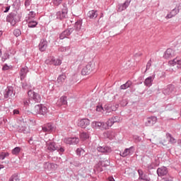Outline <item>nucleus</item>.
I'll use <instances>...</instances> for the list:
<instances>
[{"instance_id": "nucleus-31", "label": "nucleus", "mask_w": 181, "mask_h": 181, "mask_svg": "<svg viewBox=\"0 0 181 181\" xmlns=\"http://www.w3.org/2000/svg\"><path fill=\"white\" fill-rule=\"evenodd\" d=\"M53 124L48 123L45 127H42V131L44 132H52L53 131Z\"/></svg>"}, {"instance_id": "nucleus-3", "label": "nucleus", "mask_w": 181, "mask_h": 181, "mask_svg": "<svg viewBox=\"0 0 181 181\" xmlns=\"http://www.w3.org/2000/svg\"><path fill=\"white\" fill-rule=\"evenodd\" d=\"M28 95L30 97V100L34 101V103H40L42 101L40 95L32 90H28Z\"/></svg>"}, {"instance_id": "nucleus-38", "label": "nucleus", "mask_w": 181, "mask_h": 181, "mask_svg": "<svg viewBox=\"0 0 181 181\" xmlns=\"http://www.w3.org/2000/svg\"><path fill=\"white\" fill-rule=\"evenodd\" d=\"M166 138L170 144H176V139H174L173 136H172V134L167 133Z\"/></svg>"}, {"instance_id": "nucleus-15", "label": "nucleus", "mask_w": 181, "mask_h": 181, "mask_svg": "<svg viewBox=\"0 0 181 181\" xmlns=\"http://www.w3.org/2000/svg\"><path fill=\"white\" fill-rule=\"evenodd\" d=\"M90 125V119H82L78 121V127L81 128H87Z\"/></svg>"}, {"instance_id": "nucleus-43", "label": "nucleus", "mask_w": 181, "mask_h": 181, "mask_svg": "<svg viewBox=\"0 0 181 181\" xmlns=\"http://www.w3.org/2000/svg\"><path fill=\"white\" fill-rule=\"evenodd\" d=\"M7 156H9V153L8 152H2L0 153V159L1 160H4V159H5V158H7Z\"/></svg>"}, {"instance_id": "nucleus-45", "label": "nucleus", "mask_w": 181, "mask_h": 181, "mask_svg": "<svg viewBox=\"0 0 181 181\" xmlns=\"http://www.w3.org/2000/svg\"><path fill=\"white\" fill-rule=\"evenodd\" d=\"M62 2L63 0H52V3L54 6H59V5H60Z\"/></svg>"}, {"instance_id": "nucleus-36", "label": "nucleus", "mask_w": 181, "mask_h": 181, "mask_svg": "<svg viewBox=\"0 0 181 181\" xmlns=\"http://www.w3.org/2000/svg\"><path fill=\"white\" fill-rule=\"evenodd\" d=\"M138 173L139 179H141V180L149 181V180L146 178V175L144 174V171L142 170H138Z\"/></svg>"}, {"instance_id": "nucleus-5", "label": "nucleus", "mask_w": 181, "mask_h": 181, "mask_svg": "<svg viewBox=\"0 0 181 181\" xmlns=\"http://www.w3.org/2000/svg\"><path fill=\"white\" fill-rule=\"evenodd\" d=\"M4 98H12L15 97V91H13V87L8 86L4 92Z\"/></svg>"}, {"instance_id": "nucleus-19", "label": "nucleus", "mask_w": 181, "mask_h": 181, "mask_svg": "<svg viewBox=\"0 0 181 181\" xmlns=\"http://www.w3.org/2000/svg\"><path fill=\"white\" fill-rule=\"evenodd\" d=\"M175 50L172 49V48H168L164 54V57L165 59H170L175 57Z\"/></svg>"}, {"instance_id": "nucleus-21", "label": "nucleus", "mask_w": 181, "mask_h": 181, "mask_svg": "<svg viewBox=\"0 0 181 181\" xmlns=\"http://www.w3.org/2000/svg\"><path fill=\"white\" fill-rule=\"evenodd\" d=\"M104 122H93L91 124L92 128H95V129H102L104 130L105 129H104Z\"/></svg>"}, {"instance_id": "nucleus-32", "label": "nucleus", "mask_w": 181, "mask_h": 181, "mask_svg": "<svg viewBox=\"0 0 181 181\" xmlns=\"http://www.w3.org/2000/svg\"><path fill=\"white\" fill-rule=\"evenodd\" d=\"M66 75L64 74H62L59 75L57 78V82L58 84H59V86H62L63 84V83H64V81H66Z\"/></svg>"}, {"instance_id": "nucleus-54", "label": "nucleus", "mask_w": 181, "mask_h": 181, "mask_svg": "<svg viewBox=\"0 0 181 181\" xmlns=\"http://www.w3.org/2000/svg\"><path fill=\"white\" fill-rule=\"evenodd\" d=\"M58 149H57V151H58V152L59 153H63V152H64V148L63 147H57Z\"/></svg>"}, {"instance_id": "nucleus-57", "label": "nucleus", "mask_w": 181, "mask_h": 181, "mask_svg": "<svg viewBox=\"0 0 181 181\" xmlns=\"http://www.w3.org/2000/svg\"><path fill=\"white\" fill-rule=\"evenodd\" d=\"M2 70H4V71L9 70V66H8V64H5L3 66Z\"/></svg>"}, {"instance_id": "nucleus-20", "label": "nucleus", "mask_w": 181, "mask_h": 181, "mask_svg": "<svg viewBox=\"0 0 181 181\" xmlns=\"http://www.w3.org/2000/svg\"><path fill=\"white\" fill-rule=\"evenodd\" d=\"M134 146H131L129 148H126L122 153H120V156L122 158H126V156H129V155H132L134 153Z\"/></svg>"}, {"instance_id": "nucleus-4", "label": "nucleus", "mask_w": 181, "mask_h": 181, "mask_svg": "<svg viewBox=\"0 0 181 181\" xmlns=\"http://www.w3.org/2000/svg\"><path fill=\"white\" fill-rule=\"evenodd\" d=\"M18 14L15 13H9L6 17V21L9 23H11V26H15L16 25V23L18 22Z\"/></svg>"}, {"instance_id": "nucleus-48", "label": "nucleus", "mask_w": 181, "mask_h": 181, "mask_svg": "<svg viewBox=\"0 0 181 181\" xmlns=\"http://www.w3.org/2000/svg\"><path fill=\"white\" fill-rule=\"evenodd\" d=\"M67 50H70V47H60L59 48V52H67Z\"/></svg>"}, {"instance_id": "nucleus-27", "label": "nucleus", "mask_w": 181, "mask_h": 181, "mask_svg": "<svg viewBox=\"0 0 181 181\" xmlns=\"http://www.w3.org/2000/svg\"><path fill=\"white\" fill-rule=\"evenodd\" d=\"M57 105L58 107H62V105H67V97L62 96L57 103Z\"/></svg>"}, {"instance_id": "nucleus-29", "label": "nucleus", "mask_w": 181, "mask_h": 181, "mask_svg": "<svg viewBox=\"0 0 181 181\" xmlns=\"http://www.w3.org/2000/svg\"><path fill=\"white\" fill-rule=\"evenodd\" d=\"M88 18L90 19H95L97 16H98V13H97V10H91L88 13Z\"/></svg>"}, {"instance_id": "nucleus-30", "label": "nucleus", "mask_w": 181, "mask_h": 181, "mask_svg": "<svg viewBox=\"0 0 181 181\" xmlns=\"http://www.w3.org/2000/svg\"><path fill=\"white\" fill-rule=\"evenodd\" d=\"M103 135L109 139H114V138H115V133L111 130L105 132Z\"/></svg>"}, {"instance_id": "nucleus-56", "label": "nucleus", "mask_w": 181, "mask_h": 181, "mask_svg": "<svg viewBox=\"0 0 181 181\" xmlns=\"http://www.w3.org/2000/svg\"><path fill=\"white\" fill-rule=\"evenodd\" d=\"M30 2H32V0H25V6H29V5H30Z\"/></svg>"}, {"instance_id": "nucleus-53", "label": "nucleus", "mask_w": 181, "mask_h": 181, "mask_svg": "<svg viewBox=\"0 0 181 181\" xmlns=\"http://www.w3.org/2000/svg\"><path fill=\"white\" fill-rule=\"evenodd\" d=\"M96 111H98V112H101L104 111V107H103V106H101V105H98L96 107Z\"/></svg>"}, {"instance_id": "nucleus-39", "label": "nucleus", "mask_w": 181, "mask_h": 181, "mask_svg": "<svg viewBox=\"0 0 181 181\" xmlns=\"http://www.w3.org/2000/svg\"><path fill=\"white\" fill-rule=\"evenodd\" d=\"M80 138L82 141H86V139H88L90 138V134L87 132H82L80 134Z\"/></svg>"}, {"instance_id": "nucleus-9", "label": "nucleus", "mask_w": 181, "mask_h": 181, "mask_svg": "<svg viewBox=\"0 0 181 181\" xmlns=\"http://www.w3.org/2000/svg\"><path fill=\"white\" fill-rule=\"evenodd\" d=\"M44 169L49 170V172H53V170H56V169H57V165L46 162L44 163Z\"/></svg>"}, {"instance_id": "nucleus-26", "label": "nucleus", "mask_w": 181, "mask_h": 181, "mask_svg": "<svg viewBox=\"0 0 181 181\" xmlns=\"http://www.w3.org/2000/svg\"><path fill=\"white\" fill-rule=\"evenodd\" d=\"M179 13V10L177 8H173L167 16L165 19H172V18L176 16Z\"/></svg>"}, {"instance_id": "nucleus-25", "label": "nucleus", "mask_w": 181, "mask_h": 181, "mask_svg": "<svg viewBox=\"0 0 181 181\" xmlns=\"http://www.w3.org/2000/svg\"><path fill=\"white\" fill-rule=\"evenodd\" d=\"M157 175L158 176H166V175H168V168H166V167H161L158 168Z\"/></svg>"}, {"instance_id": "nucleus-11", "label": "nucleus", "mask_w": 181, "mask_h": 181, "mask_svg": "<svg viewBox=\"0 0 181 181\" xmlns=\"http://www.w3.org/2000/svg\"><path fill=\"white\" fill-rule=\"evenodd\" d=\"M74 30V28H69L65 30L64 32H62L59 35V39H61V40H63V39H66V37H67L68 36H70V35L73 33Z\"/></svg>"}, {"instance_id": "nucleus-51", "label": "nucleus", "mask_w": 181, "mask_h": 181, "mask_svg": "<svg viewBox=\"0 0 181 181\" xmlns=\"http://www.w3.org/2000/svg\"><path fill=\"white\" fill-rule=\"evenodd\" d=\"M23 104L25 107H28L29 104H30V100L29 99H24Z\"/></svg>"}, {"instance_id": "nucleus-37", "label": "nucleus", "mask_w": 181, "mask_h": 181, "mask_svg": "<svg viewBox=\"0 0 181 181\" xmlns=\"http://www.w3.org/2000/svg\"><path fill=\"white\" fill-rule=\"evenodd\" d=\"M36 16V13L34 11H30L28 16L26 17V21H33Z\"/></svg>"}, {"instance_id": "nucleus-60", "label": "nucleus", "mask_w": 181, "mask_h": 181, "mask_svg": "<svg viewBox=\"0 0 181 181\" xmlns=\"http://www.w3.org/2000/svg\"><path fill=\"white\" fill-rule=\"evenodd\" d=\"M13 115H16L19 114V110H13Z\"/></svg>"}, {"instance_id": "nucleus-1", "label": "nucleus", "mask_w": 181, "mask_h": 181, "mask_svg": "<svg viewBox=\"0 0 181 181\" xmlns=\"http://www.w3.org/2000/svg\"><path fill=\"white\" fill-rule=\"evenodd\" d=\"M62 8L61 11L57 12V19H60V21L63 19H66L67 18V13L69 12V8H67V4L64 3L62 4Z\"/></svg>"}, {"instance_id": "nucleus-8", "label": "nucleus", "mask_w": 181, "mask_h": 181, "mask_svg": "<svg viewBox=\"0 0 181 181\" xmlns=\"http://www.w3.org/2000/svg\"><path fill=\"white\" fill-rule=\"evenodd\" d=\"M93 64H88L86 66H84L82 69L81 74L82 76H88V74H90V73L93 71Z\"/></svg>"}, {"instance_id": "nucleus-7", "label": "nucleus", "mask_w": 181, "mask_h": 181, "mask_svg": "<svg viewBox=\"0 0 181 181\" xmlns=\"http://www.w3.org/2000/svg\"><path fill=\"white\" fill-rule=\"evenodd\" d=\"M64 142L66 145H77L80 142V139L77 137L65 138Z\"/></svg>"}, {"instance_id": "nucleus-47", "label": "nucleus", "mask_w": 181, "mask_h": 181, "mask_svg": "<svg viewBox=\"0 0 181 181\" xmlns=\"http://www.w3.org/2000/svg\"><path fill=\"white\" fill-rule=\"evenodd\" d=\"M83 153H84V150L83 148L76 149V155H78V156H81Z\"/></svg>"}, {"instance_id": "nucleus-16", "label": "nucleus", "mask_w": 181, "mask_h": 181, "mask_svg": "<svg viewBox=\"0 0 181 181\" xmlns=\"http://www.w3.org/2000/svg\"><path fill=\"white\" fill-rule=\"evenodd\" d=\"M173 91H175V86L173 85H168L163 90V93L165 95H170Z\"/></svg>"}, {"instance_id": "nucleus-44", "label": "nucleus", "mask_w": 181, "mask_h": 181, "mask_svg": "<svg viewBox=\"0 0 181 181\" xmlns=\"http://www.w3.org/2000/svg\"><path fill=\"white\" fill-rule=\"evenodd\" d=\"M13 35L16 36V37H18V36H21L22 35V32L19 29H16L13 30Z\"/></svg>"}, {"instance_id": "nucleus-41", "label": "nucleus", "mask_w": 181, "mask_h": 181, "mask_svg": "<svg viewBox=\"0 0 181 181\" xmlns=\"http://www.w3.org/2000/svg\"><path fill=\"white\" fill-rule=\"evenodd\" d=\"M19 175L18 174L13 175L10 178L8 181H20Z\"/></svg>"}, {"instance_id": "nucleus-50", "label": "nucleus", "mask_w": 181, "mask_h": 181, "mask_svg": "<svg viewBox=\"0 0 181 181\" xmlns=\"http://www.w3.org/2000/svg\"><path fill=\"white\" fill-rule=\"evenodd\" d=\"M163 181H173V178L170 175H167L166 177H163Z\"/></svg>"}, {"instance_id": "nucleus-14", "label": "nucleus", "mask_w": 181, "mask_h": 181, "mask_svg": "<svg viewBox=\"0 0 181 181\" xmlns=\"http://www.w3.org/2000/svg\"><path fill=\"white\" fill-rule=\"evenodd\" d=\"M157 121L158 118L155 116L148 117L145 125L146 127H153V125H155V123L157 122Z\"/></svg>"}, {"instance_id": "nucleus-24", "label": "nucleus", "mask_w": 181, "mask_h": 181, "mask_svg": "<svg viewBox=\"0 0 181 181\" xmlns=\"http://www.w3.org/2000/svg\"><path fill=\"white\" fill-rule=\"evenodd\" d=\"M168 64H170V66H176L177 64V69H181V59L175 58L171 61H169Z\"/></svg>"}, {"instance_id": "nucleus-23", "label": "nucleus", "mask_w": 181, "mask_h": 181, "mask_svg": "<svg viewBox=\"0 0 181 181\" xmlns=\"http://www.w3.org/2000/svg\"><path fill=\"white\" fill-rule=\"evenodd\" d=\"M153 80H155V75L148 76L144 82V86H146V87H151L152 86V83H153Z\"/></svg>"}, {"instance_id": "nucleus-58", "label": "nucleus", "mask_w": 181, "mask_h": 181, "mask_svg": "<svg viewBox=\"0 0 181 181\" xmlns=\"http://www.w3.org/2000/svg\"><path fill=\"white\" fill-rule=\"evenodd\" d=\"M9 9H11V6H6L4 10V13L9 12Z\"/></svg>"}, {"instance_id": "nucleus-33", "label": "nucleus", "mask_w": 181, "mask_h": 181, "mask_svg": "<svg viewBox=\"0 0 181 181\" xmlns=\"http://www.w3.org/2000/svg\"><path fill=\"white\" fill-rule=\"evenodd\" d=\"M112 125H114L112 119H109L107 121V122H104L103 123V129H108V128H110V127H111Z\"/></svg>"}, {"instance_id": "nucleus-52", "label": "nucleus", "mask_w": 181, "mask_h": 181, "mask_svg": "<svg viewBox=\"0 0 181 181\" xmlns=\"http://www.w3.org/2000/svg\"><path fill=\"white\" fill-rule=\"evenodd\" d=\"M111 119L112 122H113V124H115V122H119V118L117 116L112 117Z\"/></svg>"}, {"instance_id": "nucleus-62", "label": "nucleus", "mask_w": 181, "mask_h": 181, "mask_svg": "<svg viewBox=\"0 0 181 181\" xmlns=\"http://www.w3.org/2000/svg\"><path fill=\"white\" fill-rule=\"evenodd\" d=\"M108 180L109 181H115V180H114V177H108Z\"/></svg>"}, {"instance_id": "nucleus-40", "label": "nucleus", "mask_w": 181, "mask_h": 181, "mask_svg": "<svg viewBox=\"0 0 181 181\" xmlns=\"http://www.w3.org/2000/svg\"><path fill=\"white\" fill-rule=\"evenodd\" d=\"M74 28L76 32H79V30L81 29V21H76L74 25Z\"/></svg>"}, {"instance_id": "nucleus-22", "label": "nucleus", "mask_w": 181, "mask_h": 181, "mask_svg": "<svg viewBox=\"0 0 181 181\" xmlns=\"http://www.w3.org/2000/svg\"><path fill=\"white\" fill-rule=\"evenodd\" d=\"M39 49L40 52H45L47 49V40H41L39 44Z\"/></svg>"}, {"instance_id": "nucleus-34", "label": "nucleus", "mask_w": 181, "mask_h": 181, "mask_svg": "<svg viewBox=\"0 0 181 181\" xmlns=\"http://www.w3.org/2000/svg\"><path fill=\"white\" fill-rule=\"evenodd\" d=\"M26 21H27L28 28H36V26H37V23L36 21L27 20Z\"/></svg>"}, {"instance_id": "nucleus-18", "label": "nucleus", "mask_w": 181, "mask_h": 181, "mask_svg": "<svg viewBox=\"0 0 181 181\" xmlns=\"http://www.w3.org/2000/svg\"><path fill=\"white\" fill-rule=\"evenodd\" d=\"M109 165L110 161L107 159H103L98 163V166H99L100 168L98 169V170L99 172H103V168H101L100 166H102L103 168H106V166Z\"/></svg>"}, {"instance_id": "nucleus-12", "label": "nucleus", "mask_w": 181, "mask_h": 181, "mask_svg": "<svg viewBox=\"0 0 181 181\" xmlns=\"http://www.w3.org/2000/svg\"><path fill=\"white\" fill-rule=\"evenodd\" d=\"M97 151L102 153H111V152H112L111 147L107 146H98Z\"/></svg>"}, {"instance_id": "nucleus-64", "label": "nucleus", "mask_w": 181, "mask_h": 181, "mask_svg": "<svg viewBox=\"0 0 181 181\" xmlns=\"http://www.w3.org/2000/svg\"><path fill=\"white\" fill-rule=\"evenodd\" d=\"M2 56V51L0 50V57Z\"/></svg>"}, {"instance_id": "nucleus-49", "label": "nucleus", "mask_w": 181, "mask_h": 181, "mask_svg": "<svg viewBox=\"0 0 181 181\" xmlns=\"http://www.w3.org/2000/svg\"><path fill=\"white\" fill-rule=\"evenodd\" d=\"M151 66H152V59H150L147 64H146V71H145V73H146V71L147 70H149L151 69Z\"/></svg>"}, {"instance_id": "nucleus-61", "label": "nucleus", "mask_w": 181, "mask_h": 181, "mask_svg": "<svg viewBox=\"0 0 181 181\" xmlns=\"http://www.w3.org/2000/svg\"><path fill=\"white\" fill-rule=\"evenodd\" d=\"M4 57H5V59H9V54H8L7 52H6V53L4 54Z\"/></svg>"}, {"instance_id": "nucleus-2", "label": "nucleus", "mask_w": 181, "mask_h": 181, "mask_svg": "<svg viewBox=\"0 0 181 181\" xmlns=\"http://www.w3.org/2000/svg\"><path fill=\"white\" fill-rule=\"evenodd\" d=\"M33 114L46 115V114H47V107L43 105H37L33 109Z\"/></svg>"}, {"instance_id": "nucleus-63", "label": "nucleus", "mask_w": 181, "mask_h": 181, "mask_svg": "<svg viewBox=\"0 0 181 181\" xmlns=\"http://www.w3.org/2000/svg\"><path fill=\"white\" fill-rule=\"evenodd\" d=\"M4 166L2 165H0V170H1V169H4Z\"/></svg>"}, {"instance_id": "nucleus-6", "label": "nucleus", "mask_w": 181, "mask_h": 181, "mask_svg": "<svg viewBox=\"0 0 181 181\" xmlns=\"http://www.w3.org/2000/svg\"><path fill=\"white\" fill-rule=\"evenodd\" d=\"M45 63L47 64H52L53 66H60L62 64V60L59 59H56L54 57H50L45 61Z\"/></svg>"}, {"instance_id": "nucleus-46", "label": "nucleus", "mask_w": 181, "mask_h": 181, "mask_svg": "<svg viewBox=\"0 0 181 181\" xmlns=\"http://www.w3.org/2000/svg\"><path fill=\"white\" fill-rule=\"evenodd\" d=\"M134 140L135 144H138V143L142 141V138H141V136H134Z\"/></svg>"}, {"instance_id": "nucleus-59", "label": "nucleus", "mask_w": 181, "mask_h": 181, "mask_svg": "<svg viewBox=\"0 0 181 181\" xmlns=\"http://www.w3.org/2000/svg\"><path fill=\"white\" fill-rule=\"evenodd\" d=\"M23 88H24V90H28L29 88V87H28V84L26 83H23Z\"/></svg>"}, {"instance_id": "nucleus-55", "label": "nucleus", "mask_w": 181, "mask_h": 181, "mask_svg": "<svg viewBox=\"0 0 181 181\" xmlns=\"http://www.w3.org/2000/svg\"><path fill=\"white\" fill-rule=\"evenodd\" d=\"M153 168H155V165L153 164V163L148 165V169L151 170L153 169Z\"/></svg>"}, {"instance_id": "nucleus-42", "label": "nucleus", "mask_w": 181, "mask_h": 181, "mask_svg": "<svg viewBox=\"0 0 181 181\" xmlns=\"http://www.w3.org/2000/svg\"><path fill=\"white\" fill-rule=\"evenodd\" d=\"M21 152V147H16L11 151L13 155H19Z\"/></svg>"}, {"instance_id": "nucleus-10", "label": "nucleus", "mask_w": 181, "mask_h": 181, "mask_svg": "<svg viewBox=\"0 0 181 181\" xmlns=\"http://www.w3.org/2000/svg\"><path fill=\"white\" fill-rule=\"evenodd\" d=\"M129 4H131V0H126L124 4L117 5V12L125 11L129 6Z\"/></svg>"}, {"instance_id": "nucleus-17", "label": "nucleus", "mask_w": 181, "mask_h": 181, "mask_svg": "<svg viewBox=\"0 0 181 181\" xmlns=\"http://www.w3.org/2000/svg\"><path fill=\"white\" fill-rule=\"evenodd\" d=\"M28 73H29V69L27 66L21 68L19 73L21 81H23V80H25V78H26V74H28Z\"/></svg>"}, {"instance_id": "nucleus-35", "label": "nucleus", "mask_w": 181, "mask_h": 181, "mask_svg": "<svg viewBox=\"0 0 181 181\" xmlns=\"http://www.w3.org/2000/svg\"><path fill=\"white\" fill-rule=\"evenodd\" d=\"M131 86H132V81H127V83L120 86V90H127V88H129Z\"/></svg>"}, {"instance_id": "nucleus-13", "label": "nucleus", "mask_w": 181, "mask_h": 181, "mask_svg": "<svg viewBox=\"0 0 181 181\" xmlns=\"http://www.w3.org/2000/svg\"><path fill=\"white\" fill-rule=\"evenodd\" d=\"M46 146L48 151H49V152H54V151H56L58 149L57 146H56V143H54V141H47Z\"/></svg>"}, {"instance_id": "nucleus-28", "label": "nucleus", "mask_w": 181, "mask_h": 181, "mask_svg": "<svg viewBox=\"0 0 181 181\" xmlns=\"http://www.w3.org/2000/svg\"><path fill=\"white\" fill-rule=\"evenodd\" d=\"M18 132L26 134L28 128L26 127V123L22 122L18 127Z\"/></svg>"}]
</instances>
